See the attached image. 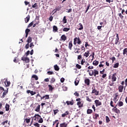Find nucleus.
<instances>
[{"instance_id": "nucleus-5", "label": "nucleus", "mask_w": 127, "mask_h": 127, "mask_svg": "<svg viewBox=\"0 0 127 127\" xmlns=\"http://www.w3.org/2000/svg\"><path fill=\"white\" fill-rule=\"evenodd\" d=\"M94 103L96 105V107L102 106V102L100 101L99 100H95Z\"/></svg>"}, {"instance_id": "nucleus-40", "label": "nucleus", "mask_w": 127, "mask_h": 127, "mask_svg": "<svg viewBox=\"0 0 127 127\" xmlns=\"http://www.w3.org/2000/svg\"><path fill=\"white\" fill-rule=\"evenodd\" d=\"M119 65H120V64L119 63H117L114 64L113 68H118Z\"/></svg>"}, {"instance_id": "nucleus-17", "label": "nucleus", "mask_w": 127, "mask_h": 127, "mask_svg": "<svg viewBox=\"0 0 127 127\" xmlns=\"http://www.w3.org/2000/svg\"><path fill=\"white\" fill-rule=\"evenodd\" d=\"M90 55V51H87L83 55V56L86 57V58L89 57Z\"/></svg>"}, {"instance_id": "nucleus-55", "label": "nucleus", "mask_w": 127, "mask_h": 127, "mask_svg": "<svg viewBox=\"0 0 127 127\" xmlns=\"http://www.w3.org/2000/svg\"><path fill=\"white\" fill-rule=\"evenodd\" d=\"M86 101H87L88 102H92V99H90V98H89V96H87L86 97Z\"/></svg>"}, {"instance_id": "nucleus-9", "label": "nucleus", "mask_w": 127, "mask_h": 127, "mask_svg": "<svg viewBox=\"0 0 127 127\" xmlns=\"http://www.w3.org/2000/svg\"><path fill=\"white\" fill-rule=\"evenodd\" d=\"M112 111H114V112H115V113H116V114H120V113H121V111L119 109H118V108H117V107H114L112 109Z\"/></svg>"}, {"instance_id": "nucleus-6", "label": "nucleus", "mask_w": 127, "mask_h": 127, "mask_svg": "<svg viewBox=\"0 0 127 127\" xmlns=\"http://www.w3.org/2000/svg\"><path fill=\"white\" fill-rule=\"evenodd\" d=\"M99 91H97L96 88H92V94H95V96H99Z\"/></svg>"}, {"instance_id": "nucleus-60", "label": "nucleus", "mask_w": 127, "mask_h": 127, "mask_svg": "<svg viewBox=\"0 0 127 127\" xmlns=\"http://www.w3.org/2000/svg\"><path fill=\"white\" fill-rule=\"evenodd\" d=\"M30 48H33V47H34V44H33V43H30Z\"/></svg>"}, {"instance_id": "nucleus-24", "label": "nucleus", "mask_w": 127, "mask_h": 127, "mask_svg": "<svg viewBox=\"0 0 127 127\" xmlns=\"http://www.w3.org/2000/svg\"><path fill=\"white\" fill-rule=\"evenodd\" d=\"M31 119L29 118L24 119V123H26V124H29L30 123Z\"/></svg>"}, {"instance_id": "nucleus-31", "label": "nucleus", "mask_w": 127, "mask_h": 127, "mask_svg": "<svg viewBox=\"0 0 127 127\" xmlns=\"http://www.w3.org/2000/svg\"><path fill=\"white\" fill-rule=\"evenodd\" d=\"M99 114L96 113L93 116V118L94 119V120H97L98 119V118H99Z\"/></svg>"}, {"instance_id": "nucleus-23", "label": "nucleus", "mask_w": 127, "mask_h": 127, "mask_svg": "<svg viewBox=\"0 0 127 127\" xmlns=\"http://www.w3.org/2000/svg\"><path fill=\"white\" fill-rule=\"evenodd\" d=\"M30 19V16L29 15H28L25 18V21L26 22V23H27V22H28V21H29Z\"/></svg>"}, {"instance_id": "nucleus-11", "label": "nucleus", "mask_w": 127, "mask_h": 127, "mask_svg": "<svg viewBox=\"0 0 127 127\" xmlns=\"http://www.w3.org/2000/svg\"><path fill=\"white\" fill-rule=\"evenodd\" d=\"M26 93L27 94H29V93L31 94V96H33L36 94V92H34L33 91H30L29 90H27Z\"/></svg>"}, {"instance_id": "nucleus-43", "label": "nucleus", "mask_w": 127, "mask_h": 127, "mask_svg": "<svg viewBox=\"0 0 127 127\" xmlns=\"http://www.w3.org/2000/svg\"><path fill=\"white\" fill-rule=\"evenodd\" d=\"M79 26H80V28H79L78 30H82V29H83V28H84V27H83V25L82 24V23H79Z\"/></svg>"}, {"instance_id": "nucleus-18", "label": "nucleus", "mask_w": 127, "mask_h": 127, "mask_svg": "<svg viewBox=\"0 0 127 127\" xmlns=\"http://www.w3.org/2000/svg\"><path fill=\"white\" fill-rule=\"evenodd\" d=\"M72 47H73V43L72 41H70L68 43V49L69 50H72Z\"/></svg>"}, {"instance_id": "nucleus-46", "label": "nucleus", "mask_w": 127, "mask_h": 127, "mask_svg": "<svg viewBox=\"0 0 127 127\" xmlns=\"http://www.w3.org/2000/svg\"><path fill=\"white\" fill-rule=\"evenodd\" d=\"M106 123H109V122H111V120H110V118L108 116H106Z\"/></svg>"}, {"instance_id": "nucleus-54", "label": "nucleus", "mask_w": 127, "mask_h": 127, "mask_svg": "<svg viewBox=\"0 0 127 127\" xmlns=\"http://www.w3.org/2000/svg\"><path fill=\"white\" fill-rule=\"evenodd\" d=\"M119 40H120V38H117L116 39V41H115V44L116 45L118 44V43H119Z\"/></svg>"}, {"instance_id": "nucleus-61", "label": "nucleus", "mask_w": 127, "mask_h": 127, "mask_svg": "<svg viewBox=\"0 0 127 127\" xmlns=\"http://www.w3.org/2000/svg\"><path fill=\"white\" fill-rule=\"evenodd\" d=\"M59 112V110H58V109L54 110V115H56V114H57V113H58Z\"/></svg>"}, {"instance_id": "nucleus-51", "label": "nucleus", "mask_w": 127, "mask_h": 127, "mask_svg": "<svg viewBox=\"0 0 127 127\" xmlns=\"http://www.w3.org/2000/svg\"><path fill=\"white\" fill-rule=\"evenodd\" d=\"M76 67L77 69H81V68H82V66L80 64H76Z\"/></svg>"}, {"instance_id": "nucleus-12", "label": "nucleus", "mask_w": 127, "mask_h": 127, "mask_svg": "<svg viewBox=\"0 0 127 127\" xmlns=\"http://www.w3.org/2000/svg\"><path fill=\"white\" fill-rule=\"evenodd\" d=\"M3 91L4 92L2 94V98H5V96H6V95H7V94L8 93V88H7L6 90H4Z\"/></svg>"}, {"instance_id": "nucleus-32", "label": "nucleus", "mask_w": 127, "mask_h": 127, "mask_svg": "<svg viewBox=\"0 0 127 127\" xmlns=\"http://www.w3.org/2000/svg\"><path fill=\"white\" fill-rule=\"evenodd\" d=\"M31 41H32V37H28V38L27 39V43H31Z\"/></svg>"}, {"instance_id": "nucleus-26", "label": "nucleus", "mask_w": 127, "mask_h": 127, "mask_svg": "<svg viewBox=\"0 0 127 127\" xmlns=\"http://www.w3.org/2000/svg\"><path fill=\"white\" fill-rule=\"evenodd\" d=\"M54 69L55 71H59L60 68H59V66H58V65L55 64L54 65Z\"/></svg>"}, {"instance_id": "nucleus-10", "label": "nucleus", "mask_w": 127, "mask_h": 127, "mask_svg": "<svg viewBox=\"0 0 127 127\" xmlns=\"http://www.w3.org/2000/svg\"><path fill=\"white\" fill-rule=\"evenodd\" d=\"M61 40L62 41H66L67 40V36L65 35H63L61 37Z\"/></svg>"}, {"instance_id": "nucleus-19", "label": "nucleus", "mask_w": 127, "mask_h": 127, "mask_svg": "<svg viewBox=\"0 0 127 127\" xmlns=\"http://www.w3.org/2000/svg\"><path fill=\"white\" fill-rule=\"evenodd\" d=\"M84 82L87 86H90V79H89V78L85 79Z\"/></svg>"}, {"instance_id": "nucleus-25", "label": "nucleus", "mask_w": 127, "mask_h": 127, "mask_svg": "<svg viewBox=\"0 0 127 127\" xmlns=\"http://www.w3.org/2000/svg\"><path fill=\"white\" fill-rule=\"evenodd\" d=\"M48 87H49V91H52L53 90H54V87L52 86V85L49 84L48 85Z\"/></svg>"}, {"instance_id": "nucleus-21", "label": "nucleus", "mask_w": 127, "mask_h": 127, "mask_svg": "<svg viewBox=\"0 0 127 127\" xmlns=\"http://www.w3.org/2000/svg\"><path fill=\"white\" fill-rule=\"evenodd\" d=\"M5 86L6 87H9V85H10V82L8 81L7 80H5V82H4Z\"/></svg>"}, {"instance_id": "nucleus-62", "label": "nucleus", "mask_w": 127, "mask_h": 127, "mask_svg": "<svg viewBox=\"0 0 127 127\" xmlns=\"http://www.w3.org/2000/svg\"><path fill=\"white\" fill-rule=\"evenodd\" d=\"M64 81H65V78H64V77H62L61 78V83H64Z\"/></svg>"}, {"instance_id": "nucleus-53", "label": "nucleus", "mask_w": 127, "mask_h": 127, "mask_svg": "<svg viewBox=\"0 0 127 127\" xmlns=\"http://www.w3.org/2000/svg\"><path fill=\"white\" fill-rule=\"evenodd\" d=\"M7 123H8V121L6 120L4 122H2L1 125H2V126H4V125H5V124H7Z\"/></svg>"}, {"instance_id": "nucleus-39", "label": "nucleus", "mask_w": 127, "mask_h": 127, "mask_svg": "<svg viewBox=\"0 0 127 127\" xmlns=\"http://www.w3.org/2000/svg\"><path fill=\"white\" fill-rule=\"evenodd\" d=\"M74 84L75 86H78V84H79V80L77 78L75 79Z\"/></svg>"}, {"instance_id": "nucleus-48", "label": "nucleus", "mask_w": 127, "mask_h": 127, "mask_svg": "<svg viewBox=\"0 0 127 127\" xmlns=\"http://www.w3.org/2000/svg\"><path fill=\"white\" fill-rule=\"evenodd\" d=\"M85 62H86V61H85V59H82L81 61V63H80L81 65H84Z\"/></svg>"}, {"instance_id": "nucleus-30", "label": "nucleus", "mask_w": 127, "mask_h": 127, "mask_svg": "<svg viewBox=\"0 0 127 127\" xmlns=\"http://www.w3.org/2000/svg\"><path fill=\"white\" fill-rule=\"evenodd\" d=\"M5 111L7 112H8L9 111V105L8 104H6L5 106Z\"/></svg>"}, {"instance_id": "nucleus-33", "label": "nucleus", "mask_w": 127, "mask_h": 127, "mask_svg": "<svg viewBox=\"0 0 127 127\" xmlns=\"http://www.w3.org/2000/svg\"><path fill=\"white\" fill-rule=\"evenodd\" d=\"M35 111L36 112H40V105H39L36 108V109L35 110Z\"/></svg>"}, {"instance_id": "nucleus-3", "label": "nucleus", "mask_w": 127, "mask_h": 127, "mask_svg": "<svg viewBox=\"0 0 127 127\" xmlns=\"http://www.w3.org/2000/svg\"><path fill=\"white\" fill-rule=\"evenodd\" d=\"M88 72H89V76H94V77H96L97 75L99 74V71L97 69L88 70Z\"/></svg>"}, {"instance_id": "nucleus-28", "label": "nucleus", "mask_w": 127, "mask_h": 127, "mask_svg": "<svg viewBox=\"0 0 127 127\" xmlns=\"http://www.w3.org/2000/svg\"><path fill=\"white\" fill-rule=\"evenodd\" d=\"M69 115V111H67L65 112V113H64L62 115V117L63 118H64L65 116H68Z\"/></svg>"}, {"instance_id": "nucleus-15", "label": "nucleus", "mask_w": 127, "mask_h": 127, "mask_svg": "<svg viewBox=\"0 0 127 127\" xmlns=\"http://www.w3.org/2000/svg\"><path fill=\"white\" fill-rule=\"evenodd\" d=\"M66 104H67V106L71 105L73 106L74 105V101L71 100V101H66Z\"/></svg>"}, {"instance_id": "nucleus-38", "label": "nucleus", "mask_w": 127, "mask_h": 127, "mask_svg": "<svg viewBox=\"0 0 127 127\" xmlns=\"http://www.w3.org/2000/svg\"><path fill=\"white\" fill-rule=\"evenodd\" d=\"M63 22H64V23H67V19L66 18L65 16H64L63 18Z\"/></svg>"}, {"instance_id": "nucleus-50", "label": "nucleus", "mask_w": 127, "mask_h": 127, "mask_svg": "<svg viewBox=\"0 0 127 127\" xmlns=\"http://www.w3.org/2000/svg\"><path fill=\"white\" fill-rule=\"evenodd\" d=\"M90 6H91V4H89L88 6H87V8L85 11V13H87V12H88V11L89 10V9H90Z\"/></svg>"}, {"instance_id": "nucleus-58", "label": "nucleus", "mask_w": 127, "mask_h": 127, "mask_svg": "<svg viewBox=\"0 0 127 127\" xmlns=\"http://www.w3.org/2000/svg\"><path fill=\"white\" fill-rule=\"evenodd\" d=\"M30 32V29H26L25 30V33L28 34Z\"/></svg>"}, {"instance_id": "nucleus-47", "label": "nucleus", "mask_w": 127, "mask_h": 127, "mask_svg": "<svg viewBox=\"0 0 127 127\" xmlns=\"http://www.w3.org/2000/svg\"><path fill=\"white\" fill-rule=\"evenodd\" d=\"M43 98H44L45 99V100H49V95L47 94V95L44 96Z\"/></svg>"}, {"instance_id": "nucleus-35", "label": "nucleus", "mask_w": 127, "mask_h": 127, "mask_svg": "<svg viewBox=\"0 0 127 127\" xmlns=\"http://www.w3.org/2000/svg\"><path fill=\"white\" fill-rule=\"evenodd\" d=\"M69 30H70V28H64L63 29V31L65 32H67V31H69Z\"/></svg>"}, {"instance_id": "nucleus-36", "label": "nucleus", "mask_w": 127, "mask_h": 127, "mask_svg": "<svg viewBox=\"0 0 127 127\" xmlns=\"http://www.w3.org/2000/svg\"><path fill=\"white\" fill-rule=\"evenodd\" d=\"M32 78H34L36 81H37V80H38V76H37V75H36L35 74H33L32 76Z\"/></svg>"}, {"instance_id": "nucleus-13", "label": "nucleus", "mask_w": 127, "mask_h": 127, "mask_svg": "<svg viewBox=\"0 0 127 127\" xmlns=\"http://www.w3.org/2000/svg\"><path fill=\"white\" fill-rule=\"evenodd\" d=\"M77 106H78V108H82L84 105V103L82 101H79L77 103Z\"/></svg>"}, {"instance_id": "nucleus-59", "label": "nucleus", "mask_w": 127, "mask_h": 127, "mask_svg": "<svg viewBox=\"0 0 127 127\" xmlns=\"http://www.w3.org/2000/svg\"><path fill=\"white\" fill-rule=\"evenodd\" d=\"M47 74L48 75H53V71H48Z\"/></svg>"}, {"instance_id": "nucleus-64", "label": "nucleus", "mask_w": 127, "mask_h": 127, "mask_svg": "<svg viewBox=\"0 0 127 127\" xmlns=\"http://www.w3.org/2000/svg\"><path fill=\"white\" fill-rule=\"evenodd\" d=\"M34 126H35V127H40V125L38 123L34 124Z\"/></svg>"}, {"instance_id": "nucleus-57", "label": "nucleus", "mask_w": 127, "mask_h": 127, "mask_svg": "<svg viewBox=\"0 0 127 127\" xmlns=\"http://www.w3.org/2000/svg\"><path fill=\"white\" fill-rule=\"evenodd\" d=\"M114 104V102H113V101H111L110 102V106H111V107H112V108H114L115 106H114V104Z\"/></svg>"}, {"instance_id": "nucleus-44", "label": "nucleus", "mask_w": 127, "mask_h": 127, "mask_svg": "<svg viewBox=\"0 0 127 127\" xmlns=\"http://www.w3.org/2000/svg\"><path fill=\"white\" fill-rule=\"evenodd\" d=\"M55 81H56V79L54 77H52L50 81L51 84H53V83H54Z\"/></svg>"}, {"instance_id": "nucleus-20", "label": "nucleus", "mask_w": 127, "mask_h": 127, "mask_svg": "<svg viewBox=\"0 0 127 127\" xmlns=\"http://www.w3.org/2000/svg\"><path fill=\"white\" fill-rule=\"evenodd\" d=\"M34 22H36V19H35L34 21H32L31 23L29 24V25L27 26L28 28H29V27H31V26L33 25V23H34Z\"/></svg>"}, {"instance_id": "nucleus-49", "label": "nucleus", "mask_w": 127, "mask_h": 127, "mask_svg": "<svg viewBox=\"0 0 127 127\" xmlns=\"http://www.w3.org/2000/svg\"><path fill=\"white\" fill-rule=\"evenodd\" d=\"M110 60H112V63H114V61H116V58L115 57H112L110 58Z\"/></svg>"}, {"instance_id": "nucleus-14", "label": "nucleus", "mask_w": 127, "mask_h": 127, "mask_svg": "<svg viewBox=\"0 0 127 127\" xmlns=\"http://www.w3.org/2000/svg\"><path fill=\"white\" fill-rule=\"evenodd\" d=\"M118 90L120 93H123V91L124 90V86L119 85L118 87Z\"/></svg>"}, {"instance_id": "nucleus-37", "label": "nucleus", "mask_w": 127, "mask_h": 127, "mask_svg": "<svg viewBox=\"0 0 127 127\" xmlns=\"http://www.w3.org/2000/svg\"><path fill=\"white\" fill-rule=\"evenodd\" d=\"M83 65L85 66V68H87L88 66H90V64L88 63V62H86L84 63V64Z\"/></svg>"}, {"instance_id": "nucleus-45", "label": "nucleus", "mask_w": 127, "mask_h": 127, "mask_svg": "<svg viewBox=\"0 0 127 127\" xmlns=\"http://www.w3.org/2000/svg\"><path fill=\"white\" fill-rule=\"evenodd\" d=\"M118 15L121 19H124V15H123L121 13H118Z\"/></svg>"}, {"instance_id": "nucleus-42", "label": "nucleus", "mask_w": 127, "mask_h": 127, "mask_svg": "<svg viewBox=\"0 0 127 127\" xmlns=\"http://www.w3.org/2000/svg\"><path fill=\"white\" fill-rule=\"evenodd\" d=\"M92 57V60H93V59H94V58L95 57V52H92L91 53V54L90 55L89 57Z\"/></svg>"}, {"instance_id": "nucleus-22", "label": "nucleus", "mask_w": 127, "mask_h": 127, "mask_svg": "<svg viewBox=\"0 0 127 127\" xmlns=\"http://www.w3.org/2000/svg\"><path fill=\"white\" fill-rule=\"evenodd\" d=\"M53 29L54 32H58V27H57L56 25L53 26Z\"/></svg>"}, {"instance_id": "nucleus-63", "label": "nucleus", "mask_w": 127, "mask_h": 127, "mask_svg": "<svg viewBox=\"0 0 127 127\" xmlns=\"http://www.w3.org/2000/svg\"><path fill=\"white\" fill-rule=\"evenodd\" d=\"M37 6V3H35L34 4L32 5V7L34 8Z\"/></svg>"}, {"instance_id": "nucleus-7", "label": "nucleus", "mask_w": 127, "mask_h": 127, "mask_svg": "<svg viewBox=\"0 0 127 127\" xmlns=\"http://www.w3.org/2000/svg\"><path fill=\"white\" fill-rule=\"evenodd\" d=\"M119 93H116L115 94V97H114L113 101L114 102H115V103H117V102H118V101H119V99H120V97H119Z\"/></svg>"}, {"instance_id": "nucleus-56", "label": "nucleus", "mask_w": 127, "mask_h": 127, "mask_svg": "<svg viewBox=\"0 0 127 127\" xmlns=\"http://www.w3.org/2000/svg\"><path fill=\"white\" fill-rule=\"evenodd\" d=\"M25 48H26V49H28V48H29V43H27L25 46Z\"/></svg>"}, {"instance_id": "nucleus-8", "label": "nucleus", "mask_w": 127, "mask_h": 127, "mask_svg": "<svg viewBox=\"0 0 127 127\" xmlns=\"http://www.w3.org/2000/svg\"><path fill=\"white\" fill-rule=\"evenodd\" d=\"M22 61H25L26 63H29V59L27 57H23L21 58Z\"/></svg>"}, {"instance_id": "nucleus-34", "label": "nucleus", "mask_w": 127, "mask_h": 127, "mask_svg": "<svg viewBox=\"0 0 127 127\" xmlns=\"http://www.w3.org/2000/svg\"><path fill=\"white\" fill-rule=\"evenodd\" d=\"M118 104L119 107H123V106H124V102L122 101L119 102Z\"/></svg>"}, {"instance_id": "nucleus-29", "label": "nucleus", "mask_w": 127, "mask_h": 127, "mask_svg": "<svg viewBox=\"0 0 127 127\" xmlns=\"http://www.w3.org/2000/svg\"><path fill=\"white\" fill-rule=\"evenodd\" d=\"M93 65L94 66H98V65H99V61L96 60L93 61Z\"/></svg>"}, {"instance_id": "nucleus-16", "label": "nucleus", "mask_w": 127, "mask_h": 127, "mask_svg": "<svg viewBox=\"0 0 127 127\" xmlns=\"http://www.w3.org/2000/svg\"><path fill=\"white\" fill-rule=\"evenodd\" d=\"M60 127H68V123H61L60 125Z\"/></svg>"}, {"instance_id": "nucleus-52", "label": "nucleus", "mask_w": 127, "mask_h": 127, "mask_svg": "<svg viewBox=\"0 0 127 127\" xmlns=\"http://www.w3.org/2000/svg\"><path fill=\"white\" fill-rule=\"evenodd\" d=\"M62 6H58V7H57L56 8V9H57V11H60V10H61V8H62Z\"/></svg>"}, {"instance_id": "nucleus-4", "label": "nucleus", "mask_w": 127, "mask_h": 127, "mask_svg": "<svg viewBox=\"0 0 127 127\" xmlns=\"http://www.w3.org/2000/svg\"><path fill=\"white\" fill-rule=\"evenodd\" d=\"M82 43V41H81V39H80V37H75L73 39V44L74 45H76L77 44H81Z\"/></svg>"}, {"instance_id": "nucleus-2", "label": "nucleus", "mask_w": 127, "mask_h": 127, "mask_svg": "<svg viewBox=\"0 0 127 127\" xmlns=\"http://www.w3.org/2000/svg\"><path fill=\"white\" fill-rule=\"evenodd\" d=\"M111 79L112 82L110 81L109 85L110 86H114V85H115V83H114V82H116V81H117V73H115L112 75Z\"/></svg>"}, {"instance_id": "nucleus-1", "label": "nucleus", "mask_w": 127, "mask_h": 127, "mask_svg": "<svg viewBox=\"0 0 127 127\" xmlns=\"http://www.w3.org/2000/svg\"><path fill=\"white\" fill-rule=\"evenodd\" d=\"M41 118V116L39 115V114H35L34 117H31V124H33V123H35L36 122H38L39 119Z\"/></svg>"}, {"instance_id": "nucleus-27", "label": "nucleus", "mask_w": 127, "mask_h": 127, "mask_svg": "<svg viewBox=\"0 0 127 127\" xmlns=\"http://www.w3.org/2000/svg\"><path fill=\"white\" fill-rule=\"evenodd\" d=\"M93 113V110L92 109H88L87 110V114L88 115H91V114Z\"/></svg>"}, {"instance_id": "nucleus-41", "label": "nucleus", "mask_w": 127, "mask_h": 127, "mask_svg": "<svg viewBox=\"0 0 127 127\" xmlns=\"http://www.w3.org/2000/svg\"><path fill=\"white\" fill-rule=\"evenodd\" d=\"M38 123H39V124H42V123H43V119L41 118V117L40 118V119L38 121Z\"/></svg>"}]
</instances>
